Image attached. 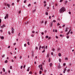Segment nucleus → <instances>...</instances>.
Returning a JSON list of instances; mask_svg holds the SVG:
<instances>
[{"label": "nucleus", "instance_id": "obj_1", "mask_svg": "<svg viewBox=\"0 0 75 75\" xmlns=\"http://www.w3.org/2000/svg\"><path fill=\"white\" fill-rule=\"evenodd\" d=\"M66 10L65 8L64 7H62V8L59 10V13H64L65 11Z\"/></svg>", "mask_w": 75, "mask_h": 75}, {"label": "nucleus", "instance_id": "obj_2", "mask_svg": "<svg viewBox=\"0 0 75 75\" xmlns=\"http://www.w3.org/2000/svg\"><path fill=\"white\" fill-rule=\"evenodd\" d=\"M71 31V29H70L68 32V33H67V35H68V34H69V33H70V31Z\"/></svg>", "mask_w": 75, "mask_h": 75}, {"label": "nucleus", "instance_id": "obj_3", "mask_svg": "<svg viewBox=\"0 0 75 75\" xmlns=\"http://www.w3.org/2000/svg\"><path fill=\"white\" fill-rule=\"evenodd\" d=\"M36 11V9H34L33 11L32 12L33 13H35V11Z\"/></svg>", "mask_w": 75, "mask_h": 75}, {"label": "nucleus", "instance_id": "obj_4", "mask_svg": "<svg viewBox=\"0 0 75 75\" xmlns=\"http://www.w3.org/2000/svg\"><path fill=\"white\" fill-rule=\"evenodd\" d=\"M50 67H52V63H50Z\"/></svg>", "mask_w": 75, "mask_h": 75}, {"label": "nucleus", "instance_id": "obj_5", "mask_svg": "<svg viewBox=\"0 0 75 75\" xmlns=\"http://www.w3.org/2000/svg\"><path fill=\"white\" fill-rule=\"evenodd\" d=\"M6 18H8V14H6Z\"/></svg>", "mask_w": 75, "mask_h": 75}, {"label": "nucleus", "instance_id": "obj_6", "mask_svg": "<svg viewBox=\"0 0 75 75\" xmlns=\"http://www.w3.org/2000/svg\"><path fill=\"white\" fill-rule=\"evenodd\" d=\"M58 56H59V57H61V54L60 53H59Z\"/></svg>", "mask_w": 75, "mask_h": 75}, {"label": "nucleus", "instance_id": "obj_7", "mask_svg": "<svg viewBox=\"0 0 75 75\" xmlns=\"http://www.w3.org/2000/svg\"><path fill=\"white\" fill-rule=\"evenodd\" d=\"M50 61H51V58L49 57V62H50Z\"/></svg>", "mask_w": 75, "mask_h": 75}, {"label": "nucleus", "instance_id": "obj_8", "mask_svg": "<svg viewBox=\"0 0 75 75\" xmlns=\"http://www.w3.org/2000/svg\"><path fill=\"white\" fill-rule=\"evenodd\" d=\"M7 6H8V8H10V5H9V4H7Z\"/></svg>", "mask_w": 75, "mask_h": 75}, {"label": "nucleus", "instance_id": "obj_9", "mask_svg": "<svg viewBox=\"0 0 75 75\" xmlns=\"http://www.w3.org/2000/svg\"><path fill=\"white\" fill-rule=\"evenodd\" d=\"M4 5H5V6H7V4L6 3H4Z\"/></svg>", "mask_w": 75, "mask_h": 75}, {"label": "nucleus", "instance_id": "obj_10", "mask_svg": "<svg viewBox=\"0 0 75 75\" xmlns=\"http://www.w3.org/2000/svg\"><path fill=\"white\" fill-rule=\"evenodd\" d=\"M30 67H29L28 68V69L27 70V71H29V70H30Z\"/></svg>", "mask_w": 75, "mask_h": 75}, {"label": "nucleus", "instance_id": "obj_11", "mask_svg": "<svg viewBox=\"0 0 75 75\" xmlns=\"http://www.w3.org/2000/svg\"><path fill=\"white\" fill-rule=\"evenodd\" d=\"M1 38L2 40H3V39H4V37L3 36L1 37Z\"/></svg>", "mask_w": 75, "mask_h": 75}, {"label": "nucleus", "instance_id": "obj_12", "mask_svg": "<svg viewBox=\"0 0 75 75\" xmlns=\"http://www.w3.org/2000/svg\"><path fill=\"white\" fill-rule=\"evenodd\" d=\"M12 31H14V29H13V28H12Z\"/></svg>", "mask_w": 75, "mask_h": 75}, {"label": "nucleus", "instance_id": "obj_13", "mask_svg": "<svg viewBox=\"0 0 75 75\" xmlns=\"http://www.w3.org/2000/svg\"><path fill=\"white\" fill-rule=\"evenodd\" d=\"M27 0H25V1H24V3H26V1H27Z\"/></svg>", "mask_w": 75, "mask_h": 75}, {"label": "nucleus", "instance_id": "obj_14", "mask_svg": "<svg viewBox=\"0 0 75 75\" xmlns=\"http://www.w3.org/2000/svg\"><path fill=\"white\" fill-rule=\"evenodd\" d=\"M8 33L9 35H11V33L10 32V31L8 32Z\"/></svg>", "mask_w": 75, "mask_h": 75}, {"label": "nucleus", "instance_id": "obj_15", "mask_svg": "<svg viewBox=\"0 0 75 75\" xmlns=\"http://www.w3.org/2000/svg\"><path fill=\"white\" fill-rule=\"evenodd\" d=\"M42 73V71H39V73L40 74H41Z\"/></svg>", "mask_w": 75, "mask_h": 75}, {"label": "nucleus", "instance_id": "obj_16", "mask_svg": "<svg viewBox=\"0 0 75 75\" xmlns=\"http://www.w3.org/2000/svg\"><path fill=\"white\" fill-rule=\"evenodd\" d=\"M69 65L70 66H71V65H72V63H69Z\"/></svg>", "mask_w": 75, "mask_h": 75}, {"label": "nucleus", "instance_id": "obj_17", "mask_svg": "<svg viewBox=\"0 0 75 75\" xmlns=\"http://www.w3.org/2000/svg\"><path fill=\"white\" fill-rule=\"evenodd\" d=\"M47 23V21H45V25H46Z\"/></svg>", "mask_w": 75, "mask_h": 75}, {"label": "nucleus", "instance_id": "obj_18", "mask_svg": "<svg viewBox=\"0 0 75 75\" xmlns=\"http://www.w3.org/2000/svg\"><path fill=\"white\" fill-rule=\"evenodd\" d=\"M7 62H8V61L7 60H6L5 61V63H7Z\"/></svg>", "mask_w": 75, "mask_h": 75}, {"label": "nucleus", "instance_id": "obj_19", "mask_svg": "<svg viewBox=\"0 0 75 75\" xmlns=\"http://www.w3.org/2000/svg\"><path fill=\"white\" fill-rule=\"evenodd\" d=\"M40 33H41L42 35H43L44 34V33H43V32H42V33L40 32Z\"/></svg>", "mask_w": 75, "mask_h": 75}, {"label": "nucleus", "instance_id": "obj_20", "mask_svg": "<svg viewBox=\"0 0 75 75\" xmlns=\"http://www.w3.org/2000/svg\"><path fill=\"white\" fill-rule=\"evenodd\" d=\"M59 62H61V59H59Z\"/></svg>", "mask_w": 75, "mask_h": 75}, {"label": "nucleus", "instance_id": "obj_21", "mask_svg": "<svg viewBox=\"0 0 75 75\" xmlns=\"http://www.w3.org/2000/svg\"><path fill=\"white\" fill-rule=\"evenodd\" d=\"M1 19H0V24H1Z\"/></svg>", "mask_w": 75, "mask_h": 75}, {"label": "nucleus", "instance_id": "obj_22", "mask_svg": "<svg viewBox=\"0 0 75 75\" xmlns=\"http://www.w3.org/2000/svg\"><path fill=\"white\" fill-rule=\"evenodd\" d=\"M46 38H48V36H46L45 37Z\"/></svg>", "mask_w": 75, "mask_h": 75}, {"label": "nucleus", "instance_id": "obj_23", "mask_svg": "<svg viewBox=\"0 0 75 75\" xmlns=\"http://www.w3.org/2000/svg\"><path fill=\"white\" fill-rule=\"evenodd\" d=\"M3 71L4 72H5V69H4V68H3Z\"/></svg>", "mask_w": 75, "mask_h": 75}, {"label": "nucleus", "instance_id": "obj_24", "mask_svg": "<svg viewBox=\"0 0 75 75\" xmlns=\"http://www.w3.org/2000/svg\"><path fill=\"white\" fill-rule=\"evenodd\" d=\"M45 14H46V15H48V12H46L45 13Z\"/></svg>", "mask_w": 75, "mask_h": 75}, {"label": "nucleus", "instance_id": "obj_25", "mask_svg": "<svg viewBox=\"0 0 75 75\" xmlns=\"http://www.w3.org/2000/svg\"><path fill=\"white\" fill-rule=\"evenodd\" d=\"M10 69H12V66H10Z\"/></svg>", "mask_w": 75, "mask_h": 75}, {"label": "nucleus", "instance_id": "obj_26", "mask_svg": "<svg viewBox=\"0 0 75 75\" xmlns=\"http://www.w3.org/2000/svg\"><path fill=\"white\" fill-rule=\"evenodd\" d=\"M31 37H34V35L32 34L31 35Z\"/></svg>", "mask_w": 75, "mask_h": 75}, {"label": "nucleus", "instance_id": "obj_27", "mask_svg": "<svg viewBox=\"0 0 75 75\" xmlns=\"http://www.w3.org/2000/svg\"><path fill=\"white\" fill-rule=\"evenodd\" d=\"M53 22H54V23H56V21H55V20H54L53 21Z\"/></svg>", "mask_w": 75, "mask_h": 75}, {"label": "nucleus", "instance_id": "obj_28", "mask_svg": "<svg viewBox=\"0 0 75 75\" xmlns=\"http://www.w3.org/2000/svg\"><path fill=\"white\" fill-rule=\"evenodd\" d=\"M67 29H68V28H66V30H65V31L66 32H67Z\"/></svg>", "mask_w": 75, "mask_h": 75}, {"label": "nucleus", "instance_id": "obj_29", "mask_svg": "<svg viewBox=\"0 0 75 75\" xmlns=\"http://www.w3.org/2000/svg\"><path fill=\"white\" fill-rule=\"evenodd\" d=\"M51 54L52 55H53L54 54V53H53V52H52L51 53Z\"/></svg>", "mask_w": 75, "mask_h": 75}, {"label": "nucleus", "instance_id": "obj_30", "mask_svg": "<svg viewBox=\"0 0 75 75\" xmlns=\"http://www.w3.org/2000/svg\"><path fill=\"white\" fill-rule=\"evenodd\" d=\"M41 46H40V47H39V50H41Z\"/></svg>", "mask_w": 75, "mask_h": 75}, {"label": "nucleus", "instance_id": "obj_31", "mask_svg": "<svg viewBox=\"0 0 75 75\" xmlns=\"http://www.w3.org/2000/svg\"><path fill=\"white\" fill-rule=\"evenodd\" d=\"M40 23H44V21H40Z\"/></svg>", "mask_w": 75, "mask_h": 75}, {"label": "nucleus", "instance_id": "obj_32", "mask_svg": "<svg viewBox=\"0 0 75 75\" xmlns=\"http://www.w3.org/2000/svg\"><path fill=\"white\" fill-rule=\"evenodd\" d=\"M31 6V4H29L28 5V7H29Z\"/></svg>", "mask_w": 75, "mask_h": 75}, {"label": "nucleus", "instance_id": "obj_33", "mask_svg": "<svg viewBox=\"0 0 75 75\" xmlns=\"http://www.w3.org/2000/svg\"><path fill=\"white\" fill-rule=\"evenodd\" d=\"M27 44H28V45H30V43L29 42H27Z\"/></svg>", "mask_w": 75, "mask_h": 75}, {"label": "nucleus", "instance_id": "obj_34", "mask_svg": "<svg viewBox=\"0 0 75 75\" xmlns=\"http://www.w3.org/2000/svg\"><path fill=\"white\" fill-rule=\"evenodd\" d=\"M28 22H26L25 23V24H28Z\"/></svg>", "mask_w": 75, "mask_h": 75}, {"label": "nucleus", "instance_id": "obj_35", "mask_svg": "<svg viewBox=\"0 0 75 75\" xmlns=\"http://www.w3.org/2000/svg\"><path fill=\"white\" fill-rule=\"evenodd\" d=\"M5 56V55H4V54L2 56V57H3V58L4 57V56Z\"/></svg>", "mask_w": 75, "mask_h": 75}, {"label": "nucleus", "instance_id": "obj_36", "mask_svg": "<svg viewBox=\"0 0 75 75\" xmlns=\"http://www.w3.org/2000/svg\"><path fill=\"white\" fill-rule=\"evenodd\" d=\"M62 1H63V0H60V3H61V2H62Z\"/></svg>", "mask_w": 75, "mask_h": 75}, {"label": "nucleus", "instance_id": "obj_37", "mask_svg": "<svg viewBox=\"0 0 75 75\" xmlns=\"http://www.w3.org/2000/svg\"><path fill=\"white\" fill-rule=\"evenodd\" d=\"M2 26H3V27H6V25H4H4H2Z\"/></svg>", "mask_w": 75, "mask_h": 75}, {"label": "nucleus", "instance_id": "obj_38", "mask_svg": "<svg viewBox=\"0 0 75 75\" xmlns=\"http://www.w3.org/2000/svg\"><path fill=\"white\" fill-rule=\"evenodd\" d=\"M45 50H44L43 51H42V53H44V52H45Z\"/></svg>", "mask_w": 75, "mask_h": 75}, {"label": "nucleus", "instance_id": "obj_39", "mask_svg": "<svg viewBox=\"0 0 75 75\" xmlns=\"http://www.w3.org/2000/svg\"><path fill=\"white\" fill-rule=\"evenodd\" d=\"M41 67L42 68V64L40 65Z\"/></svg>", "mask_w": 75, "mask_h": 75}, {"label": "nucleus", "instance_id": "obj_40", "mask_svg": "<svg viewBox=\"0 0 75 75\" xmlns=\"http://www.w3.org/2000/svg\"><path fill=\"white\" fill-rule=\"evenodd\" d=\"M24 46L25 47H26V44H25L24 45Z\"/></svg>", "mask_w": 75, "mask_h": 75}, {"label": "nucleus", "instance_id": "obj_41", "mask_svg": "<svg viewBox=\"0 0 75 75\" xmlns=\"http://www.w3.org/2000/svg\"><path fill=\"white\" fill-rule=\"evenodd\" d=\"M23 68V66H22L21 67V69H22Z\"/></svg>", "mask_w": 75, "mask_h": 75}, {"label": "nucleus", "instance_id": "obj_42", "mask_svg": "<svg viewBox=\"0 0 75 75\" xmlns=\"http://www.w3.org/2000/svg\"><path fill=\"white\" fill-rule=\"evenodd\" d=\"M50 26L51 27H52V23L51 24Z\"/></svg>", "mask_w": 75, "mask_h": 75}, {"label": "nucleus", "instance_id": "obj_43", "mask_svg": "<svg viewBox=\"0 0 75 75\" xmlns=\"http://www.w3.org/2000/svg\"><path fill=\"white\" fill-rule=\"evenodd\" d=\"M20 34H21L20 33H19L18 34V36H20Z\"/></svg>", "mask_w": 75, "mask_h": 75}, {"label": "nucleus", "instance_id": "obj_44", "mask_svg": "<svg viewBox=\"0 0 75 75\" xmlns=\"http://www.w3.org/2000/svg\"><path fill=\"white\" fill-rule=\"evenodd\" d=\"M25 65H24L23 66V68H25Z\"/></svg>", "mask_w": 75, "mask_h": 75}, {"label": "nucleus", "instance_id": "obj_45", "mask_svg": "<svg viewBox=\"0 0 75 75\" xmlns=\"http://www.w3.org/2000/svg\"><path fill=\"white\" fill-rule=\"evenodd\" d=\"M58 68L59 69L61 68V66H58Z\"/></svg>", "mask_w": 75, "mask_h": 75}, {"label": "nucleus", "instance_id": "obj_46", "mask_svg": "<svg viewBox=\"0 0 75 75\" xmlns=\"http://www.w3.org/2000/svg\"><path fill=\"white\" fill-rule=\"evenodd\" d=\"M11 33L13 34V33H14V31H12Z\"/></svg>", "mask_w": 75, "mask_h": 75}, {"label": "nucleus", "instance_id": "obj_47", "mask_svg": "<svg viewBox=\"0 0 75 75\" xmlns=\"http://www.w3.org/2000/svg\"><path fill=\"white\" fill-rule=\"evenodd\" d=\"M65 60H68V58L67 57L66 58Z\"/></svg>", "mask_w": 75, "mask_h": 75}, {"label": "nucleus", "instance_id": "obj_48", "mask_svg": "<svg viewBox=\"0 0 75 75\" xmlns=\"http://www.w3.org/2000/svg\"><path fill=\"white\" fill-rule=\"evenodd\" d=\"M56 38L58 39V37L57 36H56Z\"/></svg>", "mask_w": 75, "mask_h": 75}, {"label": "nucleus", "instance_id": "obj_49", "mask_svg": "<svg viewBox=\"0 0 75 75\" xmlns=\"http://www.w3.org/2000/svg\"><path fill=\"white\" fill-rule=\"evenodd\" d=\"M20 59H21V58H22V56H21L20 57Z\"/></svg>", "mask_w": 75, "mask_h": 75}, {"label": "nucleus", "instance_id": "obj_50", "mask_svg": "<svg viewBox=\"0 0 75 75\" xmlns=\"http://www.w3.org/2000/svg\"><path fill=\"white\" fill-rule=\"evenodd\" d=\"M11 61L12 62H14V60L12 59L11 60Z\"/></svg>", "mask_w": 75, "mask_h": 75}, {"label": "nucleus", "instance_id": "obj_51", "mask_svg": "<svg viewBox=\"0 0 75 75\" xmlns=\"http://www.w3.org/2000/svg\"><path fill=\"white\" fill-rule=\"evenodd\" d=\"M63 73L64 74H65V70H64V71H63Z\"/></svg>", "mask_w": 75, "mask_h": 75}, {"label": "nucleus", "instance_id": "obj_52", "mask_svg": "<svg viewBox=\"0 0 75 75\" xmlns=\"http://www.w3.org/2000/svg\"><path fill=\"white\" fill-rule=\"evenodd\" d=\"M69 14H71V12H69Z\"/></svg>", "mask_w": 75, "mask_h": 75}, {"label": "nucleus", "instance_id": "obj_53", "mask_svg": "<svg viewBox=\"0 0 75 75\" xmlns=\"http://www.w3.org/2000/svg\"><path fill=\"white\" fill-rule=\"evenodd\" d=\"M60 25V24H59V23H57V25Z\"/></svg>", "mask_w": 75, "mask_h": 75}, {"label": "nucleus", "instance_id": "obj_54", "mask_svg": "<svg viewBox=\"0 0 75 75\" xmlns=\"http://www.w3.org/2000/svg\"><path fill=\"white\" fill-rule=\"evenodd\" d=\"M49 54H48L47 55V57H49Z\"/></svg>", "mask_w": 75, "mask_h": 75}, {"label": "nucleus", "instance_id": "obj_55", "mask_svg": "<svg viewBox=\"0 0 75 75\" xmlns=\"http://www.w3.org/2000/svg\"><path fill=\"white\" fill-rule=\"evenodd\" d=\"M35 48H36V49L38 50V47H35Z\"/></svg>", "mask_w": 75, "mask_h": 75}, {"label": "nucleus", "instance_id": "obj_56", "mask_svg": "<svg viewBox=\"0 0 75 75\" xmlns=\"http://www.w3.org/2000/svg\"><path fill=\"white\" fill-rule=\"evenodd\" d=\"M55 32L56 33H57V30H55Z\"/></svg>", "mask_w": 75, "mask_h": 75}, {"label": "nucleus", "instance_id": "obj_57", "mask_svg": "<svg viewBox=\"0 0 75 75\" xmlns=\"http://www.w3.org/2000/svg\"><path fill=\"white\" fill-rule=\"evenodd\" d=\"M6 18H7V17L5 16L4 18L5 19H6Z\"/></svg>", "mask_w": 75, "mask_h": 75}, {"label": "nucleus", "instance_id": "obj_58", "mask_svg": "<svg viewBox=\"0 0 75 75\" xmlns=\"http://www.w3.org/2000/svg\"><path fill=\"white\" fill-rule=\"evenodd\" d=\"M40 69H42V71H43V69H42V68L41 67L40 68Z\"/></svg>", "mask_w": 75, "mask_h": 75}, {"label": "nucleus", "instance_id": "obj_59", "mask_svg": "<svg viewBox=\"0 0 75 75\" xmlns=\"http://www.w3.org/2000/svg\"><path fill=\"white\" fill-rule=\"evenodd\" d=\"M68 3V1H65V3Z\"/></svg>", "mask_w": 75, "mask_h": 75}, {"label": "nucleus", "instance_id": "obj_60", "mask_svg": "<svg viewBox=\"0 0 75 75\" xmlns=\"http://www.w3.org/2000/svg\"><path fill=\"white\" fill-rule=\"evenodd\" d=\"M34 32H35L34 31H32V33H35Z\"/></svg>", "mask_w": 75, "mask_h": 75}, {"label": "nucleus", "instance_id": "obj_61", "mask_svg": "<svg viewBox=\"0 0 75 75\" xmlns=\"http://www.w3.org/2000/svg\"><path fill=\"white\" fill-rule=\"evenodd\" d=\"M65 25H63L62 27H65Z\"/></svg>", "mask_w": 75, "mask_h": 75}, {"label": "nucleus", "instance_id": "obj_62", "mask_svg": "<svg viewBox=\"0 0 75 75\" xmlns=\"http://www.w3.org/2000/svg\"><path fill=\"white\" fill-rule=\"evenodd\" d=\"M48 39L49 40H50V39H51V37H49L48 38Z\"/></svg>", "mask_w": 75, "mask_h": 75}, {"label": "nucleus", "instance_id": "obj_63", "mask_svg": "<svg viewBox=\"0 0 75 75\" xmlns=\"http://www.w3.org/2000/svg\"><path fill=\"white\" fill-rule=\"evenodd\" d=\"M44 48V46H42V48Z\"/></svg>", "mask_w": 75, "mask_h": 75}, {"label": "nucleus", "instance_id": "obj_64", "mask_svg": "<svg viewBox=\"0 0 75 75\" xmlns=\"http://www.w3.org/2000/svg\"><path fill=\"white\" fill-rule=\"evenodd\" d=\"M49 18H50V19H51V16H50L49 17Z\"/></svg>", "mask_w": 75, "mask_h": 75}]
</instances>
